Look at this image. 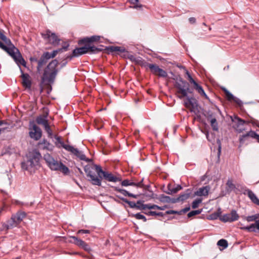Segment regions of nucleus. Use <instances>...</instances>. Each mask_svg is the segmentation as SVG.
<instances>
[{
    "label": "nucleus",
    "instance_id": "obj_31",
    "mask_svg": "<svg viewBox=\"0 0 259 259\" xmlns=\"http://www.w3.org/2000/svg\"><path fill=\"white\" fill-rule=\"evenodd\" d=\"M182 187L181 185H177L176 187H173L171 184H168L167 185V189L168 191L166 192L167 194H172L176 193L179 190H181Z\"/></svg>",
    "mask_w": 259,
    "mask_h": 259
},
{
    "label": "nucleus",
    "instance_id": "obj_54",
    "mask_svg": "<svg viewBox=\"0 0 259 259\" xmlns=\"http://www.w3.org/2000/svg\"><path fill=\"white\" fill-rule=\"evenodd\" d=\"M144 213L147 215L149 216H154L156 215V212L154 211H148L144 212Z\"/></svg>",
    "mask_w": 259,
    "mask_h": 259
},
{
    "label": "nucleus",
    "instance_id": "obj_26",
    "mask_svg": "<svg viewBox=\"0 0 259 259\" xmlns=\"http://www.w3.org/2000/svg\"><path fill=\"white\" fill-rule=\"evenodd\" d=\"M143 179H142L139 183H134L133 182H131L130 180L126 179L124 180L121 182V185L123 186H134L137 187L142 188L144 187V184H143Z\"/></svg>",
    "mask_w": 259,
    "mask_h": 259
},
{
    "label": "nucleus",
    "instance_id": "obj_51",
    "mask_svg": "<svg viewBox=\"0 0 259 259\" xmlns=\"http://www.w3.org/2000/svg\"><path fill=\"white\" fill-rule=\"evenodd\" d=\"M157 205L156 204H147L146 209H157L158 207Z\"/></svg>",
    "mask_w": 259,
    "mask_h": 259
},
{
    "label": "nucleus",
    "instance_id": "obj_20",
    "mask_svg": "<svg viewBox=\"0 0 259 259\" xmlns=\"http://www.w3.org/2000/svg\"><path fill=\"white\" fill-rule=\"evenodd\" d=\"M248 137L255 139L259 143V135L254 131L250 130L246 134L240 136L239 140L240 144L243 145Z\"/></svg>",
    "mask_w": 259,
    "mask_h": 259
},
{
    "label": "nucleus",
    "instance_id": "obj_15",
    "mask_svg": "<svg viewBox=\"0 0 259 259\" xmlns=\"http://www.w3.org/2000/svg\"><path fill=\"white\" fill-rule=\"evenodd\" d=\"M69 46V44L68 42H65L61 48L54 50L52 53H50L49 52H45L42 54V55L45 58V59L49 60L51 58H54L55 57L58 53L67 51Z\"/></svg>",
    "mask_w": 259,
    "mask_h": 259
},
{
    "label": "nucleus",
    "instance_id": "obj_40",
    "mask_svg": "<svg viewBox=\"0 0 259 259\" xmlns=\"http://www.w3.org/2000/svg\"><path fill=\"white\" fill-rule=\"evenodd\" d=\"M39 145L42 146V149H47L51 150H52L50 148L51 144L49 142H48L47 140H44L43 141L39 143Z\"/></svg>",
    "mask_w": 259,
    "mask_h": 259
},
{
    "label": "nucleus",
    "instance_id": "obj_22",
    "mask_svg": "<svg viewBox=\"0 0 259 259\" xmlns=\"http://www.w3.org/2000/svg\"><path fill=\"white\" fill-rule=\"evenodd\" d=\"M20 68H21L20 67ZM20 70L22 73L21 77L22 79V84L23 87L26 89H30L32 84L30 75L28 73H23L21 69H20Z\"/></svg>",
    "mask_w": 259,
    "mask_h": 259
},
{
    "label": "nucleus",
    "instance_id": "obj_16",
    "mask_svg": "<svg viewBox=\"0 0 259 259\" xmlns=\"http://www.w3.org/2000/svg\"><path fill=\"white\" fill-rule=\"evenodd\" d=\"M29 135L31 139L35 141L40 139L42 136V131L39 127L33 124L31 127H29Z\"/></svg>",
    "mask_w": 259,
    "mask_h": 259
},
{
    "label": "nucleus",
    "instance_id": "obj_23",
    "mask_svg": "<svg viewBox=\"0 0 259 259\" xmlns=\"http://www.w3.org/2000/svg\"><path fill=\"white\" fill-rule=\"evenodd\" d=\"M243 194L247 195L251 201L254 204L259 205V199L251 190L246 188L244 189Z\"/></svg>",
    "mask_w": 259,
    "mask_h": 259
},
{
    "label": "nucleus",
    "instance_id": "obj_41",
    "mask_svg": "<svg viewBox=\"0 0 259 259\" xmlns=\"http://www.w3.org/2000/svg\"><path fill=\"white\" fill-rule=\"evenodd\" d=\"M146 206L147 204H143L142 201L141 200H139L137 202V207L136 208L139 210H146Z\"/></svg>",
    "mask_w": 259,
    "mask_h": 259
},
{
    "label": "nucleus",
    "instance_id": "obj_13",
    "mask_svg": "<svg viewBox=\"0 0 259 259\" xmlns=\"http://www.w3.org/2000/svg\"><path fill=\"white\" fill-rule=\"evenodd\" d=\"M142 67L146 68H149L151 72L153 74L157 75L159 77H166L167 76V72L163 69L160 68L156 64H150L146 61L142 64Z\"/></svg>",
    "mask_w": 259,
    "mask_h": 259
},
{
    "label": "nucleus",
    "instance_id": "obj_63",
    "mask_svg": "<svg viewBox=\"0 0 259 259\" xmlns=\"http://www.w3.org/2000/svg\"><path fill=\"white\" fill-rule=\"evenodd\" d=\"M131 1L133 4H137L139 2V0H131Z\"/></svg>",
    "mask_w": 259,
    "mask_h": 259
},
{
    "label": "nucleus",
    "instance_id": "obj_8",
    "mask_svg": "<svg viewBox=\"0 0 259 259\" xmlns=\"http://www.w3.org/2000/svg\"><path fill=\"white\" fill-rule=\"evenodd\" d=\"M44 158L51 170L60 171L65 175L69 173V169L66 165L61 162L55 160L50 154H45Z\"/></svg>",
    "mask_w": 259,
    "mask_h": 259
},
{
    "label": "nucleus",
    "instance_id": "obj_11",
    "mask_svg": "<svg viewBox=\"0 0 259 259\" xmlns=\"http://www.w3.org/2000/svg\"><path fill=\"white\" fill-rule=\"evenodd\" d=\"M94 166L98 174V178H100L101 180V182L103 179L108 182H117L121 181L120 178L114 176L111 172L103 170L100 165L95 164Z\"/></svg>",
    "mask_w": 259,
    "mask_h": 259
},
{
    "label": "nucleus",
    "instance_id": "obj_50",
    "mask_svg": "<svg viewBox=\"0 0 259 259\" xmlns=\"http://www.w3.org/2000/svg\"><path fill=\"white\" fill-rule=\"evenodd\" d=\"M186 74L188 76V80H189V82L193 84V86H194L197 82H196L194 80V79L192 78V77L191 76V75H190V74L189 73L188 71H187Z\"/></svg>",
    "mask_w": 259,
    "mask_h": 259
},
{
    "label": "nucleus",
    "instance_id": "obj_46",
    "mask_svg": "<svg viewBox=\"0 0 259 259\" xmlns=\"http://www.w3.org/2000/svg\"><path fill=\"white\" fill-rule=\"evenodd\" d=\"M202 211V209H198V210H192L191 211H190V212H189L187 214L188 215V218H191L192 217H193L194 215H197V214H199L201 213Z\"/></svg>",
    "mask_w": 259,
    "mask_h": 259
},
{
    "label": "nucleus",
    "instance_id": "obj_35",
    "mask_svg": "<svg viewBox=\"0 0 259 259\" xmlns=\"http://www.w3.org/2000/svg\"><path fill=\"white\" fill-rule=\"evenodd\" d=\"M190 209V207H187L181 210V211H178L174 210H167L165 213L167 214H182L183 213H185L187 211H188Z\"/></svg>",
    "mask_w": 259,
    "mask_h": 259
},
{
    "label": "nucleus",
    "instance_id": "obj_59",
    "mask_svg": "<svg viewBox=\"0 0 259 259\" xmlns=\"http://www.w3.org/2000/svg\"><path fill=\"white\" fill-rule=\"evenodd\" d=\"M219 148H218V156L219 157L221 155V143H220V141H219Z\"/></svg>",
    "mask_w": 259,
    "mask_h": 259
},
{
    "label": "nucleus",
    "instance_id": "obj_48",
    "mask_svg": "<svg viewBox=\"0 0 259 259\" xmlns=\"http://www.w3.org/2000/svg\"><path fill=\"white\" fill-rule=\"evenodd\" d=\"M44 127L45 130L48 134V137L50 138H52L53 132H52V131L51 130L49 123L47 124L46 125L44 126Z\"/></svg>",
    "mask_w": 259,
    "mask_h": 259
},
{
    "label": "nucleus",
    "instance_id": "obj_64",
    "mask_svg": "<svg viewBox=\"0 0 259 259\" xmlns=\"http://www.w3.org/2000/svg\"><path fill=\"white\" fill-rule=\"evenodd\" d=\"M141 7H142V5H135L134 7V8H136V9H137L138 8H141Z\"/></svg>",
    "mask_w": 259,
    "mask_h": 259
},
{
    "label": "nucleus",
    "instance_id": "obj_45",
    "mask_svg": "<svg viewBox=\"0 0 259 259\" xmlns=\"http://www.w3.org/2000/svg\"><path fill=\"white\" fill-rule=\"evenodd\" d=\"M159 200L162 202H170L171 198L170 197L161 194L159 196Z\"/></svg>",
    "mask_w": 259,
    "mask_h": 259
},
{
    "label": "nucleus",
    "instance_id": "obj_10",
    "mask_svg": "<svg viewBox=\"0 0 259 259\" xmlns=\"http://www.w3.org/2000/svg\"><path fill=\"white\" fill-rule=\"evenodd\" d=\"M56 139L58 142L64 149H65L66 151L70 152L71 154L75 155L80 160H83L86 162L90 161V159L86 157L85 155L83 153L82 151L79 150L78 149L74 148L72 146L65 144L61 140V138L59 137H56Z\"/></svg>",
    "mask_w": 259,
    "mask_h": 259
},
{
    "label": "nucleus",
    "instance_id": "obj_47",
    "mask_svg": "<svg viewBox=\"0 0 259 259\" xmlns=\"http://www.w3.org/2000/svg\"><path fill=\"white\" fill-rule=\"evenodd\" d=\"M202 201V199L201 198H198V199H195L194 201H193L192 203V208H193V209L197 208L198 207L199 204L200 203H201Z\"/></svg>",
    "mask_w": 259,
    "mask_h": 259
},
{
    "label": "nucleus",
    "instance_id": "obj_39",
    "mask_svg": "<svg viewBox=\"0 0 259 259\" xmlns=\"http://www.w3.org/2000/svg\"><path fill=\"white\" fill-rule=\"evenodd\" d=\"M190 190L188 189L187 190L186 193L180 195V196L177 198V201H183L188 199L190 196Z\"/></svg>",
    "mask_w": 259,
    "mask_h": 259
},
{
    "label": "nucleus",
    "instance_id": "obj_37",
    "mask_svg": "<svg viewBox=\"0 0 259 259\" xmlns=\"http://www.w3.org/2000/svg\"><path fill=\"white\" fill-rule=\"evenodd\" d=\"M48 61L42 55L41 56L39 60L37 61V70L38 71L40 70L41 68L47 63Z\"/></svg>",
    "mask_w": 259,
    "mask_h": 259
},
{
    "label": "nucleus",
    "instance_id": "obj_60",
    "mask_svg": "<svg viewBox=\"0 0 259 259\" xmlns=\"http://www.w3.org/2000/svg\"><path fill=\"white\" fill-rule=\"evenodd\" d=\"M0 48H1L3 50H7V48H6V45H5L3 42H2L1 41H0Z\"/></svg>",
    "mask_w": 259,
    "mask_h": 259
},
{
    "label": "nucleus",
    "instance_id": "obj_25",
    "mask_svg": "<svg viewBox=\"0 0 259 259\" xmlns=\"http://www.w3.org/2000/svg\"><path fill=\"white\" fill-rule=\"evenodd\" d=\"M207 120L209 121L210 125L213 131L218 132L219 131L218 123L216 118L213 116L212 114H208Z\"/></svg>",
    "mask_w": 259,
    "mask_h": 259
},
{
    "label": "nucleus",
    "instance_id": "obj_7",
    "mask_svg": "<svg viewBox=\"0 0 259 259\" xmlns=\"http://www.w3.org/2000/svg\"><path fill=\"white\" fill-rule=\"evenodd\" d=\"M174 85L176 89V94L180 99L187 97L189 94L193 93V89L190 88L189 83L181 77L177 79Z\"/></svg>",
    "mask_w": 259,
    "mask_h": 259
},
{
    "label": "nucleus",
    "instance_id": "obj_34",
    "mask_svg": "<svg viewBox=\"0 0 259 259\" xmlns=\"http://www.w3.org/2000/svg\"><path fill=\"white\" fill-rule=\"evenodd\" d=\"M9 124L5 120H0V135L6 131H10Z\"/></svg>",
    "mask_w": 259,
    "mask_h": 259
},
{
    "label": "nucleus",
    "instance_id": "obj_17",
    "mask_svg": "<svg viewBox=\"0 0 259 259\" xmlns=\"http://www.w3.org/2000/svg\"><path fill=\"white\" fill-rule=\"evenodd\" d=\"M239 216L235 210H232L230 213L225 214L220 217L223 222H233L238 220Z\"/></svg>",
    "mask_w": 259,
    "mask_h": 259
},
{
    "label": "nucleus",
    "instance_id": "obj_14",
    "mask_svg": "<svg viewBox=\"0 0 259 259\" xmlns=\"http://www.w3.org/2000/svg\"><path fill=\"white\" fill-rule=\"evenodd\" d=\"M84 170L87 175V177L89 178L88 180L93 185H97L99 186H101V180L98 178V176H96L93 174L92 170V167L89 165H87L84 167Z\"/></svg>",
    "mask_w": 259,
    "mask_h": 259
},
{
    "label": "nucleus",
    "instance_id": "obj_27",
    "mask_svg": "<svg viewBox=\"0 0 259 259\" xmlns=\"http://www.w3.org/2000/svg\"><path fill=\"white\" fill-rule=\"evenodd\" d=\"M12 216L14 217L15 221L19 225L26 217V213L24 211H18L16 213L12 214Z\"/></svg>",
    "mask_w": 259,
    "mask_h": 259
},
{
    "label": "nucleus",
    "instance_id": "obj_49",
    "mask_svg": "<svg viewBox=\"0 0 259 259\" xmlns=\"http://www.w3.org/2000/svg\"><path fill=\"white\" fill-rule=\"evenodd\" d=\"M134 217L138 219V220H142L144 222L147 221V219L146 217L143 215L140 214V213H137L136 214H134Z\"/></svg>",
    "mask_w": 259,
    "mask_h": 259
},
{
    "label": "nucleus",
    "instance_id": "obj_9",
    "mask_svg": "<svg viewBox=\"0 0 259 259\" xmlns=\"http://www.w3.org/2000/svg\"><path fill=\"white\" fill-rule=\"evenodd\" d=\"M232 121L234 123V128L238 133H241L245 130L244 125L245 123H251L253 125L259 127V121L252 117L249 120L245 121L238 116H235L234 118H232Z\"/></svg>",
    "mask_w": 259,
    "mask_h": 259
},
{
    "label": "nucleus",
    "instance_id": "obj_28",
    "mask_svg": "<svg viewBox=\"0 0 259 259\" xmlns=\"http://www.w3.org/2000/svg\"><path fill=\"white\" fill-rule=\"evenodd\" d=\"M48 113L46 115H40L36 117V122L37 124L42 125L44 126L49 123L48 120L47 119Z\"/></svg>",
    "mask_w": 259,
    "mask_h": 259
},
{
    "label": "nucleus",
    "instance_id": "obj_56",
    "mask_svg": "<svg viewBox=\"0 0 259 259\" xmlns=\"http://www.w3.org/2000/svg\"><path fill=\"white\" fill-rule=\"evenodd\" d=\"M90 231L89 230H79L77 231V234H80V233H90Z\"/></svg>",
    "mask_w": 259,
    "mask_h": 259
},
{
    "label": "nucleus",
    "instance_id": "obj_62",
    "mask_svg": "<svg viewBox=\"0 0 259 259\" xmlns=\"http://www.w3.org/2000/svg\"><path fill=\"white\" fill-rule=\"evenodd\" d=\"M165 214H166V213H163L162 212H156V215L159 216V217H163Z\"/></svg>",
    "mask_w": 259,
    "mask_h": 259
},
{
    "label": "nucleus",
    "instance_id": "obj_4",
    "mask_svg": "<svg viewBox=\"0 0 259 259\" xmlns=\"http://www.w3.org/2000/svg\"><path fill=\"white\" fill-rule=\"evenodd\" d=\"M6 44L7 50H4L6 51L15 61L16 63L20 67L21 65L26 66V63L22 56L19 50L16 48L12 43L11 40L5 35H2L0 38Z\"/></svg>",
    "mask_w": 259,
    "mask_h": 259
},
{
    "label": "nucleus",
    "instance_id": "obj_24",
    "mask_svg": "<svg viewBox=\"0 0 259 259\" xmlns=\"http://www.w3.org/2000/svg\"><path fill=\"white\" fill-rule=\"evenodd\" d=\"M210 189V187L209 186H206L199 188L194 192V195L198 196H207Z\"/></svg>",
    "mask_w": 259,
    "mask_h": 259
},
{
    "label": "nucleus",
    "instance_id": "obj_52",
    "mask_svg": "<svg viewBox=\"0 0 259 259\" xmlns=\"http://www.w3.org/2000/svg\"><path fill=\"white\" fill-rule=\"evenodd\" d=\"M254 218H255L254 217V215H252L245 217L244 218V219L245 220H246L248 222H250L255 221Z\"/></svg>",
    "mask_w": 259,
    "mask_h": 259
},
{
    "label": "nucleus",
    "instance_id": "obj_21",
    "mask_svg": "<svg viewBox=\"0 0 259 259\" xmlns=\"http://www.w3.org/2000/svg\"><path fill=\"white\" fill-rule=\"evenodd\" d=\"M18 225V224L15 221L14 217H12V216H11V219L8 220L6 223H4L2 224L1 230L2 231H5L6 233H7L9 230L12 229L14 227H17Z\"/></svg>",
    "mask_w": 259,
    "mask_h": 259
},
{
    "label": "nucleus",
    "instance_id": "obj_5",
    "mask_svg": "<svg viewBox=\"0 0 259 259\" xmlns=\"http://www.w3.org/2000/svg\"><path fill=\"white\" fill-rule=\"evenodd\" d=\"M27 160L21 163L22 168L30 172L34 171L39 166L40 154L36 150L32 151L27 155Z\"/></svg>",
    "mask_w": 259,
    "mask_h": 259
},
{
    "label": "nucleus",
    "instance_id": "obj_2",
    "mask_svg": "<svg viewBox=\"0 0 259 259\" xmlns=\"http://www.w3.org/2000/svg\"><path fill=\"white\" fill-rule=\"evenodd\" d=\"M100 39V36L93 35L91 37H84L78 41L79 45H84V46L75 49L71 55L68 56L67 58L71 59L74 57H78L86 53L97 54L102 51V49L98 48L92 44L98 42Z\"/></svg>",
    "mask_w": 259,
    "mask_h": 259
},
{
    "label": "nucleus",
    "instance_id": "obj_55",
    "mask_svg": "<svg viewBox=\"0 0 259 259\" xmlns=\"http://www.w3.org/2000/svg\"><path fill=\"white\" fill-rule=\"evenodd\" d=\"M219 217V214L214 213L209 215V219L210 220H215L217 219Z\"/></svg>",
    "mask_w": 259,
    "mask_h": 259
},
{
    "label": "nucleus",
    "instance_id": "obj_19",
    "mask_svg": "<svg viewBox=\"0 0 259 259\" xmlns=\"http://www.w3.org/2000/svg\"><path fill=\"white\" fill-rule=\"evenodd\" d=\"M186 98L187 101L185 102V107L189 109L191 112H194L196 114V111H198V104L197 101L193 97H187Z\"/></svg>",
    "mask_w": 259,
    "mask_h": 259
},
{
    "label": "nucleus",
    "instance_id": "obj_57",
    "mask_svg": "<svg viewBox=\"0 0 259 259\" xmlns=\"http://www.w3.org/2000/svg\"><path fill=\"white\" fill-rule=\"evenodd\" d=\"M232 101H234L236 103H237L239 105H240L242 104L241 100H240L239 99L236 97H235Z\"/></svg>",
    "mask_w": 259,
    "mask_h": 259
},
{
    "label": "nucleus",
    "instance_id": "obj_30",
    "mask_svg": "<svg viewBox=\"0 0 259 259\" xmlns=\"http://www.w3.org/2000/svg\"><path fill=\"white\" fill-rule=\"evenodd\" d=\"M114 190H115V191L120 193L121 194H122V195H123L125 196H128L129 197H133L134 198H137L140 195L138 194H137V195L133 194L132 193L128 192V191H127L126 190H125L124 189H119L117 187H115Z\"/></svg>",
    "mask_w": 259,
    "mask_h": 259
},
{
    "label": "nucleus",
    "instance_id": "obj_36",
    "mask_svg": "<svg viewBox=\"0 0 259 259\" xmlns=\"http://www.w3.org/2000/svg\"><path fill=\"white\" fill-rule=\"evenodd\" d=\"M226 191L228 193H230L232 191L236 188L235 185L233 183V181L231 179H229L226 183Z\"/></svg>",
    "mask_w": 259,
    "mask_h": 259
},
{
    "label": "nucleus",
    "instance_id": "obj_58",
    "mask_svg": "<svg viewBox=\"0 0 259 259\" xmlns=\"http://www.w3.org/2000/svg\"><path fill=\"white\" fill-rule=\"evenodd\" d=\"M189 21L191 24H194L196 22V19L194 17H190Z\"/></svg>",
    "mask_w": 259,
    "mask_h": 259
},
{
    "label": "nucleus",
    "instance_id": "obj_43",
    "mask_svg": "<svg viewBox=\"0 0 259 259\" xmlns=\"http://www.w3.org/2000/svg\"><path fill=\"white\" fill-rule=\"evenodd\" d=\"M223 91L228 100L232 101L234 99L235 97L227 89H224Z\"/></svg>",
    "mask_w": 259,
    "mask_h": 259
},
{
    "label": "nucleus",
    "instance_id": "obj_53",
    "mask_svg": "<svg viewBox=\"0 0 259 259\" xmlns=\"http://www.w3.org/2000/svg\"><path fill=\"white\" fill-rule=\"evenodd\" d=\"M82 248L88 252H90L91 250L90 246L86 242L85 243V244L83 246Z\"/></svg>",
    "mask_w": 259,
    "mask_h": 259
},
{
    "label": "nucleus",
    "instance_id": "obj_29",
    "mask_svg": "<svg viewBox=\"0 0 259 259\" xmlns=\"http://www.w3.org/2000/svg\"><path fill=\"white\" fill-rule=\"evenodd\" d=\"M127 58L133 62H135V63L141 65L142 67V64L146 62V61L143 60L142 58L140 57H136L135 56L131 54L127 56Z\"/></svg>",
    "mask_w": 259,
    "mask_h": 259
},
{
    "label": "nucleus",
    "instance_id": "obj_1",
    "mask_svg": "<svg viewBox=\"0 0 259 259\" xmlns=\"http://www.w3.org/2000/svg\"><path fill=\"white\" fill-rule=\"evenodd\" d=\"M100 39V36L93 35L91 37H84L78 41L79 45H84V46L75 49L71 55L68 56L67 58L71 59L74 57H78L86 53L97 54L102 51V49L98 48L92 44L98 42Z\"/></svg>",
    "mask_w": 259,
    "mask_h": 259
},
{
    "label": "nucleus",
    "instance_id": "obj_61",
    "mask_svg": "<svg viewBox=\"0 0 259 259\" xmlns=\"http://www.w3.org/2000/svg\"><path fill=\"white\" fill-rule=\"evenodd\" d=\"M166 208H167V206L166 205H164L163 206H158L157 209L163 210H164L165 209H166Z\"/></svg>",
    "mask_w": 259,
    "mask_h": 259
},
{
    "label": "nucleus",
    "instance_id": "obj_44",
    "mask_svg": "<svg viewBox=\"0 0 259 259\" xmlns=\"http://www.w3.org/2000/svg\"><path fill=\"white\" fill-rule=\"evenodd\" d=\"M119 198L120 197H118ZM120 199L125 203L128 204L129 206L131 208H136L137 207V203H136L135 202L131 201L128 200L127 199L123 198H120Z\"/></svg>",
    "mask_w": 259,
    "mask_h": 259
},
{
    "label": "nucleus",
    "instance_id": "obj_38",
    "mask_svg": "<svg viewBox=\"0 0 259 259\" xmlns=\"http://www.w3.org/2000/svg\"><path fill=\"white\" fill-rule=\"evenodd\" d=\"M107 50L111 52H119L123 53L125 52V49L122 47L118 46H110L107 48Z\"/></svg>",
    "mask_w": 259,
    "mask_h": 259
},
{
    "label": "nucleus",
    "instance_id": "obj_3",
    "mask_svg": "<svg viewBox=\"0 0 259 259\" xmlns=\"http://www.w3.org/2000/svg\"><path fill=\"white\" fill-rule=\"evenodd\" d=\"M100 39V36L93 35L91 37H84L78 41L79 45H84V46L75 49L71 55L68 56L67 58L71 59L74 57H78L86 53L97 54L102 51V49L98 48L92 44L98 42Z\"/></svg>",
    "mask_w": 259,
    "mask_h": 259
},
{
    "label": "nucleus",
    "instance_id": "obj_42",
    "mask_svg": "<svg viewBox=\"0 0 259 259\" xmlns=\"http://www.w3.org/2000/svg\"><path fill=\"white\" fill-rule=\"evenodd\" d=\"M217 245L219 246L223 247V248H226L228 247V243L226 240L222 239L218 241Z\"/></svg>",
    "mask_w": 259,
    "mask_h": 259
},
{
    "label": "nucleus",
    "instance_id": "obj_32",
    "mask_svg": "<svg viewBox=\"0 0 259 259\" xmlns=\"http://www.w3.org/2000/svg\"><path fill=\"white\" fill-rule=\"evenodd\" d=\"M70 238H72L73 240L69 241V242L74 243V244L76 245L79 247H81V248L83 247V246L85 244V242L84 241L78 238L75 236H70Z\"/></svg>",
    "mask_w": 259,
    "mask_h": 259
},
{
    "label": "nucleus",
    "instance_id": "obj_33",
    "mask_svg": "<svg viewBox=\"0 0 259 259\" xmlns=\"http://www.w3.org/2000/svg\"><path fill=\"white\" fill-rule=\"evenodd\" d=\"M193 87L194 89L198 92V94H200V95L201 97H203L207 99H208V96L205 94L202 87L201 85H200L198 83H197Z\"/></svg>",
    "mask_w": 259,
    "mask_h": 259
},
{
    "label": "nucleus",
    "instance_id": "obj_6",
    "mask_svg": "<svg viewBox=\"0 0 259 259\" xmlns=\"http://www.w3.org/2000/svg\"><path fill=\"white\" fill-rule=\"evenodd\" d=\"M59 62L54 59L50 62L44 70L42 80L49 83H54L60 69L58 68Z\"/></svg>",
    "mask_w": 259,
    "mask_h": 259
},
{
    "label": "nucleus",
    "instance_id": "obj_12",
    "mask_svg": "<svg viewBox=\"0 0 259 259\" xmlns=\"http://www.w3.org/2000/svg\"><path fill=\"white\" fill-rule=\"evenodd\" d=\"M41 35L44 40L54 46H58L61 41L56 33L52 32L49 29L41 32Z\"/></svg>",
    "mask_w": 259,
    "mask_h": 259
},
{
    "label": "nucleus",
    "instance_id": "obj_18",
    "mask_svg": "<svg viewBox=\"0 0 259 259\" xmlns=\"http://www.w3.org/2000/svg\"><path fill=\"white\" fill-rule=\"evenodd\" d=\"M254 215L255 223L251 224L248 226H241L240 229L242 230L247 231L249 232H255L256 229L259 231V213L255 214Z\"/></svg>",
    "mask_w": 259,
    "mask_h": 259
}]
</instances>
